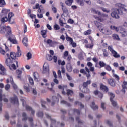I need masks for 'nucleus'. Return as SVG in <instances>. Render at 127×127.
<instances>
[{"label": "nucleus", "instance_id": "nucleus-58", "mask_svg": "<svg viewBox=\"0 0 127 127\" xmlns=\"http://www.w3.org/2000/svg\"><path fill=\"white\" fill-rule=\"evenodd\" d=\"M54 28L55 30H59V29H60V27H59V25L56 24L54 26Z\"/></svg>", "mask_w": 127, "mask_h": 127}, {"label": "nucleus", "instance_id": "nucleus-42", "mask_svg": "<svg viewBox=\"0 0 127 127\" xmlns=\"http://www.w3.org/2000/svg\"><path fill=\"white\" fill-rule=\"evenodd\" d=\"M99 65H100V68H102V67H105V66H106V63L103 62H99Z\"/></svg>", "mask_w": 127, "mask_h": 127}, {"label": "nucleus", "instance_id": "nucleus-43", "mask_svg": "<svg viewBox=\"0 0 127 127\" xmlns=\"http://www.w3.org/2000/svg\"><path fill=\"white\" fill-rule=\"evenodd\" d=\"M90 107L92 110H95L96 109V104H95L94 102H92L91 103V105H90Z\"/></svg>", "mask_w": 127, "mask_h": 127}, {"label": "nucleus", "instance_id": "nucleus-59", "mask_svg": "<svg viewBox=\"0 0 127 127\" xmlns=\"http://www.w3.org/2000/svg\"><path fill=\"white\" fill-rule=\"evenodd\" d=\"M4 117L6 120H9V116L8 115V113H7V112L5 113Z\"/></svg>", "mask_w": 127, "mask_h": 127}, {"label": "nucleus", "instance_id": "nucleus-56", "mask_svg": "<svg viewBox=\"0 0 127 127\" xmlns=\"http://www.w3.org/2000/svg\"><path fill=\"white\" fill-rule=\"evenodd\" d=\"M127 81H124L123 82V84L122 85V87L123 88L124 90H125V89H126V88H127Z\"/></svg>", "mask_w": 127, "mask_h": 127}, {"label": "nucleus", "instance_id": "nucleus-40", "mask_svg": "<svg viewBox=\"0 0 127 127\" xmlns=\"http://www.w3.org/2000/svg\"><path fill=\"white\" fill-rule=\"evenodd\" d=\"M5 1L4 0H0V7H3V5H5Z\"/></svg>", "mask_w": 127, "mask_h": 127}, {"label": "nucleus", "instance_id": "nucleus-35", "mask_svg": "<svg viewBox=\"0 0 127 127\" xmlns=\"http://www.w3.org/2000/svg\"><path fill=\"white\" fill-rule=\"evenodd\" d=\"M46 58L47 60H48L49 61H51L52 60V56H51V55L47 54L46 56Z\"/></svg>", "mask_w": 127, "mask_h": 127}, {"label": "nucleus", "instance_id": "nucleus-19", "mask_svg": "<svg viewBox=\"0 0 127 127\" xmlns=\"http://www.w3.org/2000/svg\"><path fill=\"white\" fill-rule=\"evenodd\" d=\"M66 70L67 71H68V72H72V70H73V67H72V64H71V63L67 64Z\"/></svg>", "mask_w": 127, "mask_h": 127}, {"label": "nucleus", "instance_id": "nucleus-21", "mask_svg": "<svg viewBox=\"0 0 127 127\" xmlns=\"http://www.w3.org/2000/svg\"><path fill=\"white\" fill-rule=\"evenodd\" d=\"M108 84L112 87H115V86H116V83L114 81V79H109L108 80Z\"/></svg>", "mask_w": 127, "mask_h": 127}, {"label": "nucleus", "instance_id": "nucleus-47", "mask_svg": "<svg viewBox=\"0 0 127 127\" xmlns=\"http://www.w3.org/2000/svg\"><path fill=\"white\" fill-rule=\"evenodd\" d=\"M27 59L28 60H30V59H31L32 57V55L31 54V53H30V52L28 53L27 54Z\"/></svg>", "mask_w": 127, "mask_h": 127}, {"label": "nucleus", "instance_id": "nucleus-29", "mask_svg": "<svg viewBox=\"0 0 127 127\" xmlns=\"http://www.w3.org/2000/svg\"><path fill=\"white\" fill-rule=\"evenodd\" d=\"M108 95L110 97V101L114 100V98L116 97V95L113 92H109Z\"/></svg>", "mask_w": 127, "mask_h": 127}, {"label": "nucleus", "instance_id": "nucleus-33", "mask_svg": "<svg viewBox=\"0 0 127 127\" xmlns=\"http://www.w3.org/2000/svg\"><path fill=\"white\" fill-rule=\"evenodd\" d=\"M8 40L10 41V42H12L13 44H16V43H17L16 40L14 38H9Z\"/></svg>", "mask_w": 127, "mask_h": 127}, {"label": "nucleus", "instance_id": "nucleus-34", "mask_svg": "<svg viewBox=\"0 0 127 127\" xmlns=\"http://www.w3.org/2000/svg\"><path fill=\"white\" fill-rule=\"evenodd\" d=\"M61 104H64V105H66L67 107H71V104L70 103H68L67 101L65 100H62L61 101Z\"/></svg>", "mask_w": 127, "mask_h": 127}, {"label": "nucleus", "instance_id": "nucleus-37", "mask_svg": "<svg viewBox=\"0 0 127 127\" xmlns=\"http://www.w3.org/2000/svg\"><path fill=\"white\" fill-rule=\"evenodd\" d=\"M65 38H66V40L69 42V43H72L73 41V39L68 36V35H66Z\"/></svg>", "mask_w": 127, "mask_h": 127}, {"label": "nucleus", "instance_id": "nucleus-6", "mask_svg": "<svg viewBox=\"0 0 127 127\" xmlns=\"http://www.w3.org/2000/svg\"><path fill=\"white\" fill-rule=\"evenodd\" d=\"M0 33L3 34L5 33V31L8 30V32L10 33L11 28H10V27L9 26H3L0 27Z\"/></svg>", "mask_w": 127, "mask_h": 127}, {"label": "nucleus", "instance_id": "nucleus-60", "mask_svg": "<svg viewBox=\"0 0 127 127\" xmlns=\"http://www.w3.org/2000/svg\"><path fill=\"white\" fill-rule=\"evenodd\" d=\"M113 77L114 78H115V79H116V80H120V77H119V75H118L116 74H113Z\"/></svg>", "mask_w": 127, "mask_h": 127}, {"label": "nucleus", "instance_id": "nucleus-53", "mask_svg": "<svg viewBox=\"0 0 127 127\" xmlns=\"http://www.w3.org/2000/svg\"><path fill=\"white\" fill-rule=\"evenodd\" d=\"M9 89H10V85L7 84L5 85V90L6 91H8V90H9Z\"/></svg>", "mask_w": 127, "mask_h": 127}, {"label": "nucleus", "instance_id": "nucleus-12", "mask_svg": "<svg viewBox=\"0 0 127 127\" xmlns=\"http://www.w3.org/2000/svg\"><path fill=\"white\" fill-rule=\"evenodd\" d=\"M25 108H26V111H29V112H30V111H31V114H32V116H34V115L35 114V111L33 110V109H32V108H31V107H30L28 105H26L25 106Z\"/></svg>", "mask_w": 127, "mask_h": 127}, {"label": "nucleus", "instance_id": "nucleus-36", "mask_svg": "<svg viewBox=\"0 0 127 127\" xmlns=\"http://www.w3.org/2000/svg\"><path fill=\"white\" fill-rule=\"evenodd\" d=\"M8 20V18H7V17H6V16H4L1 18L0 21L2 23H4V22H6Z\"/></svg>", "mask_w": 127, "mask_h": 127}, {"label": "nucleus", "instance_id": "nucleus-10", "mask_svg": "<svg viewBox=\"0 0 127 127\" xmlns=\"http://www.w3.org/2000/svg\"><path fill=\"white\" fill-rule=\"evenodd\" d=\"M109 50L112 52V54H113V56L115 58H120V57H121V56L119 54H118L117 52L113 50V49L110 48L109 49Z\"/></svg>", "mask_w": 127, "mask_h": 127}, {"label": "nucleus", "instance_id": "nucleus-32", "mask_svg": "<svg viewBox=\"0 0 127 127\" xmlns=\"http://www.w3.org/2000/svg\"><path fill=\"white\" fill-rule=\"evenodd\" d=\"M122 37H126L127 36V31L126 30H123V31H121Z\"/></svg>", "mask_w": 127, "mask_h": 127}, {"label": "nucleus", "instance_id": "nucleus-45", "mask_svg": "<svg viewBox=\"0 0 127 127\" xmlns=\"http://www.w3.org/2000/svg\"><path fill=\"white\" fill-rule=\"evenodd\" d=\"M111 102L112 105L113 106V107H117V106H118V103H117V102H116L114 100H111Z\"/></svg>", "mask_w": 127, "mask_h": 127}, {"label": "nucleus", "instance_id": "nucleus-57", "mask_svg": "<svg viewBox=\"0 0 127 127\" xmlns=\"http://www.w3.org/2000/svg\"><path fill=\"white\" fill-rule=\"evenodd\" d=\"M106 123L107 125H109V126H110V127H113V126H112V122H111V121H110L109 120H106Z\"/></svg>", "mask_w": 127, "mask_h": 127}, {"label": "nucleus", "instance_id": "nucleus-61", "mask_svg": "<svg viewBox=\"0 0 127 127\" xmlns=\"http://www.w3.org/2000/svg\"><path fill=\"white\" fill-rule=\"evenodd\" d=\"M58 75L59 76V78H62V75H61V70H59L58 71Z\"/></svg>", "mask_w": 127, "mask_h": 127}, {"label": "nucleus", "instance_id": "nucleus-39", "mask_svg": "<svg viewBox=\"0 0 127 127\" xmlns=\"http://www.w3.org/2000/svg\"><path fill=\"white\" fill-rule=\"evenodd\" d=\"M91 32H92V30L91 29H89L87 31H85L83 33V34H84L85 35H90V34H91Z\"/></svg>", "mask_w": 127, "mask_h": 127}, {"label": "nucleus", "instance_id": "nucleus-54", "mask_svg": "<svg viewBox=\"0 0 127 127\" xmlns=\"http://www.w3.org/2000/svg\"><path fill=\"white\" fill-rule=\"evenodd\" d=\"M29 81L31 85H34V81H33V79H32V78L29 77Z\"/></svg>", "mask_w": 127, "mask_h": 127}, {"label": "nucleus", "instance_id": "nucleus-26", "mask_svg": "<svg viewBox=\"0 0 127 127\" xmlns=\"http://www.w3.org/2000/svg\"><path fill=\"white\" fill-rule=\"evenodd\" d=\"M65 60V61L67 62L68 64L71 63V60H72V57L71 55H68L67 57H66V59H64Z\"/></svg>", "mask_w": 127, "mask_h": 127}, {"label": "nucleus", "instance_id": "nucleus-13", "mask_svg": "<svg viewBox=\"0 0 127 127\" xmlns=\"http://www.w3.org/2000/svg\"><path fill=\"white\" fill-rule=\"evenodd\" d=\"M103 93H102L101 92L96 90V96L97 99H102L103 98Z\"/></svg>", "mask_w": 127, "mask_h": 127}, {"label": "nucleus", "instance_id": "nucleus-64", "mask_svg": "<svg viewBox=\"0 0 127 127\" xmlns=\"http://www.w3.org/2000/svg\"><path fill=\"white\" fill-rule=\"evenodd\" d=\"M54 82L56 84H59V81L57 79V78H55V79H54Z\"/></svg>", "mask_w": 127, "mask_h": 127}, {"label": "nucleus", "instance_id": "nucleus-7", "mask_svg": "<svg viewBox=\"0 0 127 127\" xmlns=\"http://www.w3.org/2000/svg\"><path fill=\"white\" fill-rule=\"evenodd\" d=\"M22 117L23 118L22 119V121H27V120H28L29 122H30L31 123H32V122H33V118L31 117L27 118V115H26V113L24 112L22 113Z\"/></svg>", "mask_w": 127, "mask_h": 127}, {"label": "nucleus", "instance_id": "nucleus-20", "mask_svg": "<svg viewBox=\"0 0 127 127\" xmlns=\"http://www.w3.org/2000/svg\"><path fill=\"white\" fill-rule=\"evenodd\" d=\"M60 4L62 6V10H63L64 12H68V10L67 9V8H66V6L64 5V3L61 2Z\"/></svg>", "mask_w": 127, "mask_h": 127}, {"label": "nucleus", "instance_id": "nucleus-16", "mask_svg": "<svg viewBox=\"0 0 127 127\" xmlns=\"http://www.w3.org/2000/svg\"><path fill=\"white\" fill-rule=\"evenodd\" d=\"M8 12H9V10L5 8H3L1 11V15L3 16H6Z\"/></svg>", "mask_w": 127, "mask_h": 127}, {"label": "nucleus", "instance_id": "nucleus-5", "mask_svg": "<svg viewBox=\"0 0 127 127\" xmlns=\"http://www.w3.org/2000/svg\"><path fill=\"white\" fill-rule=\"evenodd\" d=\"M6 56L7 58L5 60V64L6 66H8V67H10V65H11V64H12L13 62V60L10 59V58L9 57V54L7 53Z\"/></svg>", "mask_w": 127, "mask_h": 127}, {"label": "nucleus", "instance_id": "nucleus-11", "mask_svg": "<svg viewBox=\"0 0 127 127\" xmlns=\"http://www.w3.org/2000/svg\"><path fill=\"white\" fill-rule=\"evenodd\" d=\"M46 64H44L43 65V73L44 74L48 73V72H49V66H48V65H47V66H46Z\"/></svg>", "mask_w": 127, "mask_h": 127}, {"label": "nucleus", "instance_id": "nucleus-23", "mask_svg": "<svg viewBox=\"0 0 127 127\" xmlns=\"http://www.w3.org/2000/svg\"><path fill=\"white\" fill-rule=\"evenodd\" d=\"M112 37L114 40H117L118 41H120L121 40V38H120V36H119V35L118 34H113Z\"/></svg>", "mask_w": 127, "mask_h": 127}, {"label": "nucleus", "instance_id": "nucleus-1", "mask_svg": "<svg viewBox=\"0 0 127 127\" xmlns=\"http://www.w3.org/2000/svg\"><path fill=\"white\" fill-rule=\"evenodd\" d=\"M117 6H119L120 7V10L118 8H113L112 9V12L111 13V16L114 18H116L117 19L120 18V14L121 15H123L124 14V11H127V9L125 8V5L122 4L121 3L116 4Z\"/></svg>", "mask_w": 127, "mask_h": 127}, {"label": "nucleus", "instance_id": "nucleus-17", "mask_svg": "<svg viewBox=\"0 0 127 127\" xmlns=\"http://www.w3.org/2000/svg\"><path fill=\"white\" fill-rule=\"evenodd\" d=\"M14 14L12 13V12H9L8 14V22L9 23H10V24H13L14 23V22H11L10 19H11V17L13 16Z\"/></svg>", "mask_w": 127, "mask_h": 127}, {"label": "nucleus", "instance_id": "nucleus-8", "mask_svg": "<svg viewBox=\"0 0 127 127\" xmlns=\"http://www.w3.org/2000/svg\"><path fill=\"white\" fill-rule=\"evenodd\" d=\"M10 102L12 104H19L17 96H14L13 97L10 98Z\"/></svg>", "mask_w": 127, "mask_h": 127}, {"label": "nucleus", "instance_id": "nucleus-49", "mask_svg": "<svg viewBox=\"0 0 127 127\" xmlns=\"http://www.w3.org/2000/svg\"><path fill=\"white\" fill-rule=\"evenodd\" d=\"M73 113H76V114L79 116L81 111H80V110H78V109H73Z\"/></svg>", "mask_w": 127, "mask_h": 127}, {"label": "nucleus", "instance_id": "nucleus-30", "mask_svg": "<svg viewBox=\"0 0 127 127\" xmlns=\"http://www.w3.org/2000/svg\"><path fill=\"white\" fill-rule=\"evenodd\" d=\"M75 106H77L78 105V106H80L82 109L84 108V105L82 104V103L79 102V101H75L74 102Z\"/></svg>", "mask_w": 127, "mask_h": 127}, {"label": "nucleus", "instance_id": "nucleus-46", "mask_svg": "<svg viewBox=\"0 0 127 127\" xmlns=\"http://www.w3.org/2000/svg\"><path fill=\"white\" fill-rule=\"evenodd\" d=\"M111 34H113L112 30L109 29L106 30V35H111Z\"/></svg>", "mask_w": 127, "mask_h": 127}, {"label": "nucleus", "instance_id": "nucleus-18", "mask_svg": "<svg viewBox=\"0 0 127 127\" xmlns=\"http://www.w3.org/2000/svg\"><path fill=\"white\" fill-rule=\"evenodd\" d=\"M8 51H9V48H5V50L2 48L0 49V52L2 55H5L6 52H8Z\"/></svg>", "mask_w": 127, "mask_h": 127}, {"label": "nucleus", "instance_id": "nucleus-25", "mask_svg": "<svg viewBox=\"0 0 127 127\" xmlns=\"http://www.w3.org/2000/svg\"><path fill=\"white\" fill-rule=\"evenodd\" d=\"M74 0H66L65 1V4L68 5V6H71L72 5V3H73Z\"/></svg>", "mask_w": 127, "mask_h": 127}, {"label": "nucleus", "instance_id": "nucleus-27", "mask_svg": "<svg viewBox=\"0 0 127 127\" xmlns=\"http://www.w3.org/2000/svg\"><path fill=\"white\" fill-rule=\"evenodd\" d=\"M27 42H28V39L26 37H24L22 40V43L26 47H27Z\"/></svg>", "mask_w": 127, "mask_h": 127}, {"label": "nucleus", "instance_id": "nucleus-31", "mask_svg": "<svg viewBox=\"0 0 127 127\" xmlns=\"http://www.w3.org/2000/svg\"><path fill=\"white\" fill-rule=\"evenodd\" d=\"M16 56H17V57H20V56H21V50H20V48L17 49Z\"/></svg>", "mask_w": 127, "mask_h": 127}, {"label": "nucleus", "instance_id": "nucleus-4", "mask_svg": "<svg viewBox=\"0 0 127 127\" xmlns=\"http://www.w3.org/2000/svg\"><path fill=\"white\" fill-rule=\"evenodd\" d=\"M91 84V80H87L86 82H84L83 83V88L82 90L83 93H85L86 94L88 93H90V89L87 88L88 87V85H90Z\"/></svg>", "mask_w": 127, "mask_h": 127}, {"label": "nucleus", "instance_id": "nucleus-52", "mask_svg": "<svg viewBox=\"0 0 127 127\" xmlns=\"http://www.w3.org/2000/svg\"><path fill=\"white\" fill-rule=\"evenodd\" d=\"M101 107L102 110H106V103H101Z\"/></svg>", "mask_w": 127, "mask_h": 127}, {"label": "nucleus", "instance_id": "nucleus-14", "mask_svg": "<svg viewBox=\"0 0 127 127\" xmlns=\"http://www.w3.org/2000/svg\"><path fill=\"white\" fill-rule=\"evenodd\" d=\"M100 88L101 90H102V91H104V92H105L106 93L109 91V88L102 84H100Z\"/></svg>", "mask_w": 127, "mask_h": 127}, {"label": "nucleus", "instance_id": "nucleus-48", "mask_svg": "<svg viewBox=\"0 0 127 127\" xmlns=\"http://www.w3.org/2000/svg\"><path fill=\"white\" fill-rule=\"evenodd\" d=\"M16 74H17V75L21 76V74H22V71L20 69H17L16 70Z\"/></svg>", "mask_w": 127, "mask_h": 127}, {"label": "nucleus", "instance_id": "nucleus-62", "mask_svg": "<svg viewBox=\"0 0 127 127\" xmlns=\"http://www.w3.org/2000/svg\"><path fill=\"white\" fill-rule=\"evenodd\" d=\"M52 59H53L54 62H55V63H56V62H57V57H56V56L52 57Z\"/></svg>", "mask_w": 127, "mask_h": 127}, {"label": "nucleus", "instance_id": "nucleus-41", "mask_svg": "<svg viewBox=\"0 0 127 127\" xmlns=\"http://www.w3.org/2000/svg\"><path fill=\"white\" fill-rule=\"evenodd\" d=\"M69 56V52L67 51H65L64 53V59H66V57Z\"/></svg>", "mask_w": 127, "mask_h": 127}, {"label": "nucleus", "instance_id": "nucleus-24", "mask_svg": "<svg viewBox=\"0 0 127 127\" xmlns=\"http://www.w3.org/2000/svg\"><path fill=\"white\" fill-rule=\"evenodd\" d=\"M46 33H47V31L45 30H43L41 32V34L44 38H46L47 36V35H46Z\"/></svg>", "mask_w": 127, "mask_h": 127}, {"label": "nucleus", "instance_id": "nucleus-51", "mask_svg": "<svg viewBox=\"0 0 127 127\" xmlns=\"http://www.w3.org/2000/svg\"><path fill=\"white\" fill-rule=\"evenodd\" d=\"M101 9L104 11V12H107V13H109V12H111V10H107L106 8L102 7Z\"/></svg>", "mask_w": 127, "mask_h": 127}, {"label": "nucleus", "instance_id": "nucleus-55", "mask_svg": "<svg viewBox=\"0 0 127 127\" xmlns=\"http://www.w3.org/2000/svg\"><path fill=\"white\" fill-rule=\"evenodd\" d=\"M105 69L108 71H111L112 70V67L109 65H105Z\"/></svg>", "mask_w": 127, "mask_h": 127}, {"label": "nucleus", "instance_id": "nucleus-28", "mask_svg": "<svg viewBox=\"0 0 127 127\" xmlns=\"http://www.w3.org/2000/svg\"><path fill=\"white\" fill-rule=\"evenodd\" d=\"M41 104L42 108H44V109H46V107L45 106V105H47V102L46 101H45L41 99Z\"/></svg>", "mask_w": 127, "mask_h": 127}, {"label": "nucleus", "instance_id": "nucleus-44", "mask_svg": "<svg viewBox=\"0 0 127 127\" xmlns=\"http://www.w3.org/2000/svg\"><path fill=\"white\" fill-rule=\"evenodd\" d=\"M75 120H76V121L77 122L78 124H84V122L81 121L79 117H76Z\"/></svg>", "mask_w": 127, "mask_h": 127}, {"label": "nucleus", "instance_id": "nucleus-3", "mask_svg": "<svg viewBox=\"0 0 127 127\" xmlns=\"http://www.w3.org/2000/svg\"><path fill=\"white\" fill-rule=\"evenodd\" d=\"M96 20L97 21H98L96 22V23L99 25L97 26L99 30H100V31H101L102 33H103V34H106L107 30L103 29V28H102V23H100L104 21V19L102 18L96 17Z\"/></svg>", "mask_w": 127, "mask_h": 127}, {"label": "nucleus", "instance_id": "nucleus-50", "mask_svg": "<svg viewBox=\"0 0 127 127\" xmlns=\"http://www.w3.org/2000/svg\"><path fill=\"white\" fill-rule=\"evenodd\" d=\"M77 3L78 4H80V5H81L82 6L84 5V2L83 1V0H77Z\"/></svg>", "mask_w": 127, "mask_h": 127}, {"label": "nucleus", "instance_id": "nucleus-15", "mask_svg": "<svg viewBox=\"0 0 127 127\" xmlns=\"http://www.w3.org/2000/svg\"><path fill=\"white\" fill-rule=\"evenodd\" d=\"M9 57L12 59V60H15L16 59V53L15 52H10L9 55Z\"/></svg>", "mask_w": 127, "mask_h": 127}, {"label": "nucleus", "instance_id": "nucleus-38", "mask_svg": "<svg viewBox=\"0 0 127 127\" xmlns=\"http://www.w3.org/2000/svg\"><path fill=\"white\" fill-rule=\"evenodd\" d=\"M44 114L43 112H38L37 113V116L38 118H43Z\"/></svg>", "mask_w": 127, "mask_h": 127}, {"label": "nucleus", "instance_id": "nucleus-2", "mask_svg": "<svg viewBox=\"0 0 127 127\" xmlns=\"http://www.w3.org/2000/svg\"><path fill=\"white\" fill-rule=\"evenodd\" d=\"M58 88L60 90H62V94H63V95H66H66L68 97V98L69 102H73V101H74V98L71 99V97H70L74 95V91H73V90L71 89H66V92H65V91L64 90V89H67V85L62 86L61 85H60L58 86Z\"/></svg>", "mask_w": 127, "mask_h": 127}, {"label": "nucleus", "instance_id": "nucleus-63", "mask_svg": "<svg viewBox=\"0 0 127 127\" xmlns=\"http://www.w3.org/2000/svg\"><path fill=\"white\" fill-rule=\"evenodd\" d=\"M0 70L1 71H4L5 70V68H4V66L0 64Z\"/></svg>", "mask_w": 127, "mask_h": 127}, {"label": "nucleus", "instance_id": "nucleus-22", "mask_svg": "<svg viewBox=\"0 0 127 127\" xmlns=\"http://www.w3.org/2000/svg\"><path fill=\"white\" fill-rule=\"evenodd\" d=\"M33 76L35 81H38L39 79V73L37 72H34Z\"/></svg>", "mask_w": 127, "mask_h": 127}, {"label": "nucleus", "instance_id": "nucleus-9", "mask_svg": "<svg viewBox=\"0 0 127 127\" xmlns=\"http://www.w3.org/2000/svg\"><path fill=\"white\" fill-rule=\"evenodd\" d=\"M10 82L13 89L14 90H17V85H16V84H15L14 81H13V78H12V76H10Z\"/></svg>", "mask_w": 127, "mask_h": 127}]
</instances>
